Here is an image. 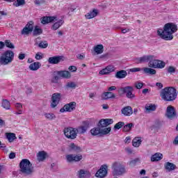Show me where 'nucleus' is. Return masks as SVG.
<instances>
[{
  "instance_id": "obj_32",
  "label": "nucleus",
  "mask_w": 178,
  "mask_h": 178,
  "mask_svg": "<svg viewBox=\"0 0 178 178\" xmlns=\"http://www.w3.org/2000/svg\"><path fill=\"white\" fill-rule=\"evenodd\" d=\"M94 51L96 52L97 55H99L101 54L104 53V45L102 44H98L94 47Z\"/></svg>"
},
{
  "instance_id": "obj_57",
  "label": "nucleus",
  "mask_w": 178,
  "mask_h": 178,
  "mask_svg": "<svg viewBox=\"0 0 178 178\" xmlns=\"http://www.w3.org/2000/svg\"><path fill=\"white\" fill-rule=\"evenodd\" d=\"M45 3V0H35V5H42Z\"/></svg>"
},
{
  "instance_id": "obj_15",
  "label": "nucleus",
  "mask_w": 178,
  "mask_h": 178,
  "mask_svg": "<svg viewBox=\"0 0 178 178\" xmlns=\"http://www.w3.org/2000/svg\"><path fill=\"white\" fill-rule=\"evenodd\" d=\"M90 127V123L88 121L83 122V125L79 126L76 129V131L77 134H84L87 130H88V128Z\"/></svg>"
},
{
  "instance_id": "obj_7",
  "label": "nucleus",
  "mask_w": 178,
  "mask_h": 178,
  "mask_svg": "<svg viewBox=\"0 0 178 178\" xmlns=\"http://www.w3.org/2000/svg\"><path fill=\"white\" fill-rule=\"evenodd\" d=\"M166 66L165 62L155 58V56L152 55L149 60L148 67L152 69H163Z\"/></svg>"
},
{
  "instance_id": "obj_48",
  "label": "nucleus",
  "mask_w": 178,
  "mask_h": 178,
  "mask_svg": "<svg viewBox=\"0 0 178 178\" xmlns=\"http://www.w3.org/2000/svg\"><path fill=\"white\" fill-rule=\"evenodd\" d=\"M83 159V155L81 154H74V162H80Z\"/></svg>"
},
{
  "instance_id": "obj_46",
  "label": "nucleus",
  "mask_w": 178,
  "mask_h": 178,
  "mask_svg": "<svg viewBox=\"0 0 178 178\" xmlns=\"http://www.w3.org/2000/svg\"><path fill=\"white\" fill-rule=\"evenodd\" d=\"M145 109L149 112L151 111H155V109H156V106H155L154 104H149L146 105Z\"/></svg>"
},
{
  "instance_id": "obj_49",
  "label": "nucleus",
  "mask_w": 178,
  "mask_h": 178,
  "mask_svg": "<svg viewBox=\"0 0 178 178\" xmlns=\"http://www.w3.org/2000/svg\"><path fill=\"white\" fill-rule=\"evenodd\" d=\"M35 58L36 59V60H41V59L44 58V54H42V52H38L35 54Z\"/></svg>"
},
{
  "instance_id": "obj_30",
  "label": "nucleus",
  "mask_w": 178,
  "mask_h": 178,
  "mask_svg": "<svg viewBox=\"0 0 178 178\" xmlns=\"http://www.w3.org/2000/svg\"><path fill=\"white\" fill-rule=\"evenodd\" d=\"M37 157L39 162H42V161H45L47 159V152L44 151L39 152Z\"/></svg>"
},
{
  "instance_id": "obj_62",
  "label": "nucleus",
  "mask_w": 178,
  "mask_h": 178,
  "mask_svg": "<svg viewBox=\"0 0 178 178\" xmlns=\"http://www.w3.org/2000/svg\"><path fill=\"white\" fill-rule=\"evenodd\" d=\"M124 149H125L126 152H127L128 154H133V150H131V148L125 147Z\"/></svg>"
},
{
  "instance_id": "obj_27",
  "label": "nucleus",
  "mask_w": 178,
  "mask_h": 178,
  "mask_svg": "<svg viewBox=\"0 0 178 178\" xmlns=\"http://www.w3.org/2000/svg\"><path fill=\"white\" fill-rule=\"evenodd\" d=\"M127 76V72L126 70H120L115 73V77L116 79H124Z\"/></svg>"
},
{
  "instance_id": "obj_44",
  "label": "nucleus",
  "mask_w": 178,
  "mask_h": 178,
  "mask_svg": "<svg viewBox=\"0 0 178 178\" xmlns=\"http://www.w3.org/2000/svg\"><path fill=\"white\" fill-rule=\"evenodd\" d=\"M124 126V123L123 122H118L117 124L114 126L115 130H119L120 129H122Z\"/></svg>"
},
{
  "instance_id": "obj_52",
  "label": "nucleus",
  "mask_w": 178,
  "mask_h": 178,
  "mask_svg": "<svg viewBox=\"0 0 178 178\" xmlns=\"http://www.w3.org/2000/svg\"><path fill=\"white\" fill-rule=\"evenodd\" d=\"M61 24H59V23H54L53 25H52V30H58V29H59V27H60Z\"/></svg>"
},
{
  "instance_id": "obj_41",
  "label": "nucleus",
  "mask_w": 178,
  "mask_h": 178,
  "mask_svg": "<svg viewBox=\"0 0 178 178\" xmlns=\"http://www.w3.org/2000/svg\"><path fill=\"white\" fill-rule=\"evenodd\" d=\"M132 127H133V123H129L126 125H124L122 130L123 131H125V132L130 131Z\"/></svg>"
},
{
  "instance_id": "obj_5",
  "label": "nucleus",
  "mask_w": 178,
  "mask_h": 178,
  "mask_svg": "<svg viewBox=\"0 0 178 178\" xmlns=\"http://www.w3.org/2000/svg\"><path fill=\"white\" fill-rule=\"evenodd\" d=\"M13 58H15V53L12 50H7L1 54L0 62L2 65H9L12 63Z\"/></svg>"
},
{
  "instance_id": "obj_35",
  "label": "nucleus",
  "mask_w": 178,
  "mask_h": 178,
  "mask_svg": "<svg viewBox=\"0 0 178 178\" xmlns=\"http://www.w3.org/2000/svg\"><path fill=\"white\" fill-rule=\"evenodd\" d=\"M112 129L111 127L105 128V127H100V134L103 136H106V134H109Z\"/></svg>"
},
{
  "instance_id": "obj_45",
  "label": "nucleus",
  "mask_w": 178,
  "mask_h": 178,
  "mask_svg": "<svg viewBox=\"0 0 178 178\" xmlns=\"http://www.w3.org/2000/svg\"><path fill=\"white\" fill-rule=\"evenodd\" d=\"M77 87V85L74 82H68L65 85L66 88H76Z\"/></svg>"
},
{
  "instance_id": "obj_10",
  "label": "nucleus",
  "mask_w": 178,
  "mask_h": 178,
  "mask_svg": "<svg viewBox=\"0 0 178 178\" xmlns=\"http://www.w3.org/2000/svg\"><path fill=\"white\" fill-rule=\"evenodd\" d=\"M77 104L75 102H71L69 104L64 105L63 108L60 109V112L63 113V112H73L76 109Z\"/></svg>"
},
{
  "instance_id": "obj_50",
  "label": "nucleus",
  "mask_w": 178,
  "mask_h": 178,
  "mask_svg": "<svg viewBox=\"0 0 178 178\" xmlns=\"http://www.w3.org/2000/svg\"><path fill=\"white\" fill-rule=\"evenodd\" d=\"M144 86V83L143 82H136L135 83V87L137 90H141V88Z\"/></svg>"
},
{
  "instance_id": "obj_53",
  "label": "nucleus",
  "mask_w": 178,
  "mask_h": 178,
  "mask_svg": "<svg viewBox=\"0 0 178 178\" xmlns=\"http://www.w3.org/2000/svg\"><path fill=\"white\" fill-rule=\"evenodd\" d=\"M168 72L172 74V73H175L176 72V67L170 66L168 69Z\"/></svg>"
},
{
  "instance_id": "obj_51",
  "label": "nucleus",
  "mask_w": 178,
  "mask_h": 178,
  "mask_svg": "<svg viewBox=\"0 0 178 178\" xmlns=\"http://www.w3.org/2000/svg\"><path fill=\"white\" fill-rule=\"evenodd\" d=\"M51 83H54V84H58V83H59V76L57 75L53 76V78L51 79Z\"/></svg>"
},
{
  "instance_id": "obj_29",
  "label": "nucleus",
  "mask_w": 178,
  "mask_h": 178,
  "mask_svg": "<svg viewBox=\"0 0 178 178\" xmlns=\"http://www.w3.org/2000/svg\"><path fill=\"white\" fill-rule=\"evenodd\" d=\"M40 67H41V63L40 62H35L29 65L30 70H32L33 72H35L39 70Z\"/></svg>"
},
{
  "instance_id": "obj_22",
  "label": "nucleus",
  "mask_w": 178,
  "mask_h": 178,
  "mask_svg": "<svg viewBox=\"0 0 178 178\" xmlns=\"http://www.w3.org/2000/svg\"><path fill=\"white\" fill-rule=\"evenodd\" d=\"M90 176L91 174L87 170H80L79 171H78L79 178H88L90 177Z\"/></svg>"
},
{
  "instance_id": "obj_6",
  "label": "nucleus",
  "mask_w": 178,
  "mask_h": 178,
  "mask_svg": "<svg viewBox=\"0 0 178 178\" xmlns=\"http://www.w3.org/2000/svg\"><path fill=\"white\" fill-rule=\"evenodd\" d=\"M133 92H134V88L130 86L122 87L118 90V94L120 95H124V94H126V97L129 98V99L136 98V95Z\"/></svg>"
},
{
  "instance_id": "obj_11",
  "label": "nucleus",
  "mask_w": 178,
  "mask_h": 178,
  "mask_svg": "<svg viewBox=\"0 0 178 178\" xmlns=\"http://www.w3.org/2000/svg\"><path fill=\"white\" fill-rule=\"evenodd\" d=\"M165 116L168 119H170L171 120L175 119L177 117L176 109L172 106H168L167 107Z\"/></svg>"
},
{
  "instance_id": "obj_2",
  "label": "nucleus",
  "mask_w": 178,
  "mask_h": 178,
  "mask_svg": "<svg viewBox=\"0 0 178 178\" xmlns=\"http://www.w3.org/2000/svg\"><path fill=\"white\" fill-rule=\"evenodd\" d=\"M173 87H165L160 91V97L161 99L167 102L175 101L177 98V92Z\"/></svg>"
},
{
  "instance_id": "obj_55",
  "label": "nucleus",
  "mask_w": 178,
  "mask_h": 178,
  "mask_svg": "<svg viewBox=\"0 0 178 178\" xmlns=\"http://www.w3.org/2000/svg\"><path fill=\"white\" fill-rule=\"evenodd\" d=\"M129 72L131 73H136V72H141V68L140 67H134L129 70Z\"/></svg>"
},
{
  "instance_id": "obj_23",
  "label": "nucleus",
  "mask_w": 178,
  "mask_h": 178,
  "mask_svg": "<svg viewBox=\"0 0 178 178\" xmlns=\"http://www.w3.org/2000/svg\"><path fill=\"white\" fill-rule=\"evenodd\" d=\"M164 168L167 172H172L176 169V165L170 162H166L164 164Z\"/></svg>"
},
{
  "instance_id": "obj_38",
  "label": "nucleus",
  "mask_w": 178,
  "mask_h": 178,
  "mask_svg": "<svg viewBox=\"0 0 178 178\" xmlns=\"http://www.w3.org/2000/svg\"><path fill=\"white\" fill-rule=\"evenodd\" d=\"M13 6L15 8H19V6H23V5H26V0H17L13 3Z\"/></svg>"
},
{
  "instance_id": "obj_31",
  "label": "nucleus",
  "mask_w": 178,
  "mask_h": 178,
  "mask_svg": "<svg viewBox=\"0 0 178 178\" xmlns=\"http://www.w3.org/2000/svg\"><path fill=\"white\" fill-rule=\"evenodd\" d=\"M6 137L8 140L9 143H13L16 140V134L13 133H6Z\"/></svg>"
},
{
  "instance_id": "obj_3",
  "label": "nucleus",
  "mask_w": 178,
  "mask_h": 178,
  "mask_svg": "<svg viewBox=\"0 0 178 178\" xmlns=\"http://www.w3.org/2000/svg\"><path fill=\"white\" fill-rule=\"evenodd\" d=\"M19 169L21 173L27 176L34 173V167H33V164L30 162V160L27 159H24L20 161Z\"/></svg>"
},
{
  "instance_id": "obj_43",
  "label": "nucleus",
  "mask_w": 178,
  "mask_h": 178,
  "mask_svg": "<svg viewBox=\"0 0 178 178\" xmlns=\"http://www.w3.org/2000/svg\"><path fill=\"white\" fill-rule=\"evenodd\" d=\"M7 47V48H10V49H15V45H13L10 40H5L4 46Z\"/></svg>"
},
{
  "instance_id": "obj_64",
  "label": "nucleus",
  "mask_w": 178,
  "mask_h": 178,
  "mask_svg": "<svg viewBox=\"0 0 178 178\" xmlns=\"http://www.w3.org/2000/svg\"><path fill=\"white\" fill-rule=\"evenodd\" d=\"M77 58H78L80 60H83V59H84V58H86V56L81 55V54H78Z\"/></svg>"
},
{
  "instance_id": "obj_4",
  "label": "nucleus",
  "mask_w": 178,
  "mask_h": 178,
  "mask_svg": "<svg viewBox=\"0 0 178 178\" xmlns=\"http://www.w3.org/2000/svg\"><path fill=\"white\" fill-rule=\"evenodd\" d=\"M112 169L113 176H123V175H126V173H127L126 167L118 161H115L112 164Z\"/></svg>"
},
{
  "instance_id": "obj_21",
  "label": "nucleus",
  "mask_w": 178,
  "mask_h": 178,
  "mask_svg": "<svg viewBox=\"0 0 178 178\" xmlns=\"http://www.w3.org/2000/svg\"><path fill=\"white\" fill-rule=\"evenodd\" d=\"M121 113L124 116H131L133 115V108L130 106H127L121 110Z\"/></svg>"
},
{
  "instance_id": "obj_18",
  "label": "nucleus",
  "mask_w": 178,
  "mask_h": 178,
  "mask_svg": "<svg viewBox=\"0 0 178 178\" xmlns=\"http://www.w3.org/2000/svg\"><path fill=\"white\" fill-rule=\"evenodd\" d=\"M112 123H113V119H111V118L102 119L99 120L97 126L99 127H106L107 126L112 124Z\"/></svg>"
},
{
  "instance_id": "obj_42",
  "label": "nucleus",
  "mask_w": 178,
  "mask_h": 178,
  "mask_svg": "<svg viewBox=\"0 0 178 178\" xmlns=\"http://www.w3.org/2000/svg\"><path fill=\"white\" fill-rule=\"evenodd\" d=\"M65 159L69 163L74 162V154H67L65 156Z\"/></svg>"
},
{
  "instance_id": "obj_36",
  "label": "nucleus",
  "mask_w": 178,
  "mask_h": 178,
  "mask_svg": "<svg viewBox=\"0 0 178 178\" xmlns=\"http://www.w3.org/2000/svg\"><path fill=\"white\" fill-rule=\"evenodd\" d=\"M33 34L35 37H37V35H41V34H42V29H41V28L36 26L33 29Z\"/></svg>"
},
{
  "instance_id": "obj_37",
  "label": "nucleus",
  "mask_w": 178,
  "mask_h": 178,
  "mask_svg": "<svg viewBox=\"0 0 178 178\" xmlns=\"http://www.w3.org/2000/svg\"><path fill=\"white\" fill-rule=\"evenodd\" d=\"M132 145L133 147H140V145H141V138H134L132 141Z\"/></svg>"
},
{
  "instance_id": "obj_24",
  "label": "nucleus",
  "mask_w": 178,
  "mask_h": 178,
  "mask_svg": "<svg viewBox=\"0 0 178 178\" xmlns=\"http://www.w3.org/2000/svg\"><path fill=\"white\" fill-rule=\"evenodd\" d=\"M98 15V10L94 8L92 11H90L88 13L85 17L86 19H93V17H95Z\"/></svg>"
},
{
  "instance_id": "obj_12",
  "label": "nucleus",
  "mask_w": 178,
  "mask_h": 178,
  "mask_svg": "<svg viewBox=\"0 0 178 178\" xmlns=\"http://www.w3.org/2000/svg\"><path fill=\"white\" fill-rule=\"evenodd\" d=\"M108 175V165H103L100 167V169L96 172L95 176L98 178L106 177Z\"/></svg>"
},
{
  "instance_id": "obj_58",
  "label": "nucleus",
  "mask_w": 178,
  "mask_h": 178,
  "mask_svg": "<svg viewBox=\"0 0 178 178\" xmlns=\"http://www.w3.org/2000/svg\"><path fill=\"white\" fill-rule=\"evenodd\" d=\"M106 69L107 70L108 73H112V72H113L115 70V69L113 68V66H112V65L107 66L106 67Z\"/></svg>"
},
{
  "instance_id": "obj_28",
  "label": "nucleus",
  "mask_w": 178,
  "mask_h": 178,
  "mask_svg": "<svg viewBox=\"0 0 178 178\" xmlns=\"http://www.w3.org/2000/svg\"><path fill=\"white\" fill-rule=\"evenodd\" d=\"M162 158H163V155L158 152L151 156V161L152 162H158V161H161Z\"/></svg>"
},
{
  "instance_id": "obj_63",
  "label": "nucleus",
  "mask_w": 178,
  "mask_h": 178,
  "mask_svg": "<svg viewBox=\"0 0 178 178\" xmlns=\"http://www.w3.org/2000/svg\"><path fill=\"white\" fill-rule=\"evenodd\" d=\"M6 123L5 122V120L0 118V127H3Z\"/></svg>"
},
{
  "instance_id": "obj_33",
  "label": "nucleus",
  "mask_w": 178,
  "mask_h": 178,
  "mask_svg": "<svg viewBox=\"0 0 178 178\" xmlns=\"http://www.w3.org/2000/svg\"><path fill=\"white\" fill-rule=\"evenodd\" d=\"M101 127L97 126V127H95L90 130V134L92 136H98V134H101Z\"/></svg>"
},
{
  "instance_id": "obj_60",
  "label": "nucleus",
  "mask_w": 178,
  "mask_h": 178,
  "mask_svg": "<svg viewBox=\"0 0 178 178\" xmlns=\"http://www.w3.org/2000/svg\"><path fill=\"white\" fill-rule=\"evenodd\" d=\"M156 87H158L159 90H161V88H163V84H162V83L157 82L156 83Z\"/></svg>"
},
{
  "instance_id": "obj_25",
  "label": "nucleus",
  "mask_w": 178,
  "mask_h": 178,
  "mask_svg": "<svg viewBox=\"0 0 178 178\" xmlns=\"http://www.w3.org/2000/svg\"><path fill=\"white\" fill-rule=\"evenodd\" d=\"M102 99L106 100L111 98H116V95L112 92H104L102 96Z\"/></svg>"
},
{
  "instance_id": "obj_26",
  "label": "nucleus",
  "mask_w": 178,
  "mask_h": 178,
  "mask_svg": "<svg viewBox=\"0 0 178 178\" xmlns=\"http://www.w3.org/2000/svg\"><path fill=\"white\" fill-rule=\"evenodd\" d=\"M143 70L145 74H150L151 76H154V74H156V70L152 67H143Z\"/></svg>"
},
{
  "instance_id": "obj_40",
  "label": "nucleus",
  "mask_w": 178,
  "mask_h": 178,
  "mask_svg": "<svg viewBox=\"0 0 178 178\" xmlns=\"http://www.w3.org/2000/svg\"><path fill=\"white\" fill-rule=\"evenodd\" d=\"M39 48H42L44 49L45 48H48V42L47 40L41 41L38 44Z\"/></svg>"
},
{
  "instance_id": "obj_14",
  "label": "nucleus",
  "mask_w": 178,
  "mask_h": 178,
  "mask_svg": "<svg viewBox=\"0 0 178 178\" xmlns=\"http://www.w3.org/2000/svg\"><path fill=\"white\" fill-rule=\"evenodd\" d=\"M60 101V93H54L51 97V108H56Z\"/></svg>"
},
{
  "instance_id": "obj_56",
  "label": "nucleus",
  "mask_w": 178,
  "mask_h": 178,
  "mask_svg": "<svg viewBox=\"0 0 178 178\" xmlns=\"http://www.w3.org/2000/svg\"><path fill=\"white\" fill-rule=\"evenodd\" d=\"M68 70L72 72H77V67L74 65H71L69 67Z\"/></svg>"
},
{
  "instance_id": "obj_20",
  "label": "nucleus",
  "mask_w": 178,
  "mask_h": 178,
  "mask_svg": "<svg viewBox=\"0 0 178 178\" xmlns=\"http://www.w3.org/2000/svg\"><path fill=\"white\" fill-rule=\"evenodd\" d=\"M56 74H58L59 77H62V79H69L70 77H72V74H70V72L66 70L57 71Z\"/></svg>"
},
{
  "instance_id": "obj_39",
  "label": "nucleus",
  "mask_w": 178,
  "mask_h": 178,
  "mask_svg": "<svg viewBox=\"0 0 178 178\" xmlns=\"http://www.w3.org/2000/svg\"><path fill=\"white\" fill-rule=\"evenodd\" d=\"M45 118L48 119V120H54L56 119V116L54 113H45L44 114Z\"/></svg>"
},
{
  "instance_id": "obj_47",
  "label": "nucleus",
  "mask_w": 178,
  "mask_h": 178,
  "mask_svg": "<svg viewBox=\"0 0 178 178\" xmlns=\"http://www.w3.org/2000/svg\"><path fill=\"white\" fill-rule=\"evenodd\" d=\"M137 162H140V159H135L134 160H131L129 162V166H131V168H134V166L137 165Z\"/></svg>"
},
{
  "instance_id": "obj_8",
  "label": "nucleus",
  "mask_w": 178,
  "mask_h": 178,
  "mask_svg": "<svg viewBox=\"0 0 178 178\" xmlns=\"http://www.w3.org/2000/svg\"><path fill=\"white\" fill-rule=\"evenodd\" d=\"M63 131L65 137L70 140H74L77 137V131L73 127L65 128Z\"/></svg>"
},
{
  "instance_id": "obj_13",
  "label": "nucleus",
  "mask_w": 178,
  "mask_h": 178,
  "mask_svg": "<svg viewBox=\"0 0 178 178\" xmlns=\"http://www.w3.org/2000/svg\"><path fill=\"white\" fill-rule=\"evenodd\" d=\"M64 58L63 56H52L48 58L47 62L50 65H58L60 63V62H63Z\"/></svg>"
},
{
  "instance_id": "obj_9",
  "label": "nucleus",
  "mask_w": 178,
  "mask_h": 178,
  "mask_svg": "<svg viewBox=\"0 0 178 178\" xmlns=\"http://www.w3.org/2000/svg\"><path fill=\"white\" fill-rule=\"evenodd\" d=\"M53 22H56L57 23H63L64 21L59 19L58 16H44L40 19V23H52Z\"/></svg>"
},
{
  "instance_id": "obj_17",
  "label": "nucleus",
  "mask_w": 178,
  "mask_h": 178,
  "mask_svg": "<svg viewBox=\"0 0 178 178\" xmlns=\"http://www.w3.org/2000/svg\"><path fill=\"white\" fill-rule=\"evenodd\" d=\"M33 30L34 25L33 24H27L21 31V34L22 35H29L30 33H33Z\"/></svg>"
},
{
  "instance_id": "obj_34",
  "label": "nucleus",
  "mask_w": 178,
  "mask_h": 178,
  "mask_svg": "<svg viewBox=\"0 0 178 178\" xmlns=\"http://www.w3.org/2000/svg\"><path fill=\"white\" fill-rule=\"evenodd\" d=\"M1 106L8 111L10 109V102L8 99H3Z\"/></svg>"
},
{
  "instance_id": "obj_16",
  "label": "nucleus",
  "mask_w": 178,
  "mask_h": 178,
  "mask_svg": "<svg viewBox=\"0 0 178 178\" xmlns=\"http://www.w3.org/2000/svg\"><path fill=\"white\" fill-rule=\"evenodd\" d=\"M151 56L152 55H144L141 57H138L135 58V62L137 65H140L141 63H149Z\"/></svg>"
},
{
  "instance_id": "obj_61",
  "label": "nucleus",
  "mask_w": 178,
  "mask_h": 178,
  "mask_svg": "<svg viewBox=\"0 0 178 178\" xmlns=\"http://www.w3.org/2000/svg\"><path fill=\"white\" fill-rule=\"evenodd\" d=\"M9 158L10 159H15V158H16V153L15 152L10 153Z\"/></svg>"
},
{
  "instance_id": "obj_19",
  "label": "nucleus",
  "mask_w": 178,
  "mask_h": 178,
  "mask_svg": "<svg viewBox=\"0 0 178 178\" xmlns=\"http://www.w3.org/2000/svg\"><path fill=\"white\" fill-rule=\"evenodd\" d=\"M69 152H75L76 154H79L81 152V147L73 143H70L68 146Z\"/></svg>"
},
{
  "instance_id": "obj_59",
  "label": "nucleus",
  "mask_w": 178,
  "mask_h": 178,
  "mask_svg": "<svg viewBox=\"0 0 178 178\" xmlns=\"http://www.w3.org/2000/svg\"><path fill=\"white\" fill-rule=\"evenodd\" d=\"M26 58V54H19L18 56V58L19 60H23Z\"/></svg>"
},
{
  "instance_id": "obj_54",
  "label": "nucleus",
  "mask_w": 178,
  "mask_h": 178,
  "mask_svg": "<svg viewBox=\"0 0 178 178\" xmlns=\"http://www.w3.org/2000/svg\"><path fill=\"white\" fill-rule=\"evenodd\" d=\"M109 72L108 71V70L106 68H104L102 70L99 71V74L104 75V74H109Z\"/></svg>"
},
{
  "instance_id": "obj_1",
  "label": "nucleus",
  "mask_w": 178,
  "mask_h": 178,
  "mask_svg": "<svg viewBox=\"0 0 178 178\" xmlns=\"http://www.w3.org/2000/svg\"><path fill=\"white\" fill-rule=\"evenodd\" d=\"M177 31V25L173 23H167L164 25L163 29L157 30V34L160 38L165 40V41H172L173 39V34Z\"/></svg>"
}]
</instances>
